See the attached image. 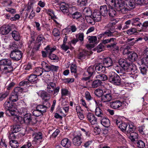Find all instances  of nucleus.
<instances>
[{
  "label": "nucleus",
  "mask_w": 148,
  "mask_h": 148,
  "mask_svg": "<svg viewBox=\"0 0 148 148\" xmlns=\"http://www.w3.org/2000/svg\"><path fill=\"white\" fill-rule=\"evenodd\" d=\"M101 14L98 10H95L92 14V17L96 21H99L101 19Z\"/></svg>",
  "instance_id": "17"
},
{
  "label": "nucleus",
  "mask_w": 148,
  "mask_h": 148,
  "mask_svg": "<svg viewBox=\"0 0 148 148\" xmlns=\"http://www.w3.org/2000/svg\"><path fill=\"white\" fill-rule=\"evenodd\" d=\"M76 66L75 64H72L71 66V73H74L76 74L77 72L76 69Z\"/></svg>",
  "instance_id": "63"
},
{
  "label": "nucleus",
  "mask_w": 148,
  "mask_h": 148,
  "mask_svg": "<svg viewBox=\"0 0 148 148\" xmlns=\"http://www.w3.org/2000/svg\"><path fill=\"white\" fill-rule=\"evenodd\" d=\"M119 66H116L115 68L118 73L124 74L125 72H130L134 74L136 71V67L135 65L131 62H128L123 59H121L119 61Z\"/></svg>",
  "instance_id": "1"
},
{
  "label": "nucleus",
  "mask_w": 148,
  "mask_h": 148,
  "mask_svg": "<svg viewBox=\"0 0 148 148\" xmlns=\"http://www.w3.org/2000/svg\"><path fill=\"white\" fill-rule=\"evenodd\" d=\"M82 14L79 12H76L72 14L71 13L69 14L68 16L70 17H72L74 19H77L81 17Z\"/></svg>",
  "instance_id": "32"
},
{
  "label": "nucleus",
  "mask_w": 148,
  "mask_h": 148,
  "mask_svg": "<svg viewBox=\"0 0 148 148\" xmlns=\"http://www.w3.org/2000/svg\"><path fill=\"white\" fill-rule=\"evenodd\" d=\"M14 133L11 131L9 133L8 138L9 139L13 140L15 139H18L21 136L22 134L19 133L18 134H14Z\"/></svg>",
  "instance_id": "19"
},
{
  "label": "nucleus",
  "mask_w": 148,
  "mask_h": 148,
  "mask_svg": "<svg viewBox=\"0 0 148 148\" xmlns=\"http://www.w3.org/2000/svg\"><path fill=\"white\" fill-rule=\"evenodd\" d=\"M137 143V146L139 148H143L145 146L144 143L142 140H139Z\"/></svg>",
  "instance_id": "64"
},
{
  "label": "nucleus",
  "mask_w": 148,
  "mask_h": 148,
  "mask_svg": "<svg viewBox=\"0 0 148 148\" xmlns=\"http://www.w3.org/2000/svg\"><path fill=\"white\" fill-rule=\"evenodd\" d=\"M47 107L43 105L40 104L38 105L36 108L38 110L40 111L43 114V113L46 112Z\"/></svg>",
  "instance_id": "27"
},
{
  "label": "nucleus",
  "mask_w": 148,
  "mask_h": 148,
  "mask_svg": "<svg viewBox=\"0 0 148 148\" xmlns=\"http://www.w3.org/2000/svg\"><path fill=\"white\" fill-rule=\"evenodd\" d=\"M60 8L64 14H66L68 16L69 14L71 13L69 12V9L66 6L63 5H61L60 6Z\"/></svg>",
  "instance_id": "35"
},
{
  "label": "nucleus",
  "mask_w": 148,
  "mask_h": 148,
  "mask_svg": "<svg viewBox=\"0 0 148 148\" xmlns=\"http://www.w3.org/2000/svg\"><path fill=\"white\" fill-rule=\"evenodd\" d=\"M82 143V138L80 136L77 135L75 136L73 139V143L76 146H80Z\"/></svg>",
  "instance_id": "15"
},
{
  "label": "nucleus",
  "mask_w": 148,
  "mask_h": 148,
  "mask_svg": "<svg viewBox=\"0 0 148 148\" xmlns=\"http://www.w3.org/2000/svg\"><path fill=\"white\" fill-rule=\"evenodd\" d=\"M9 47L10 49H12V50H18L17 49L18 46L14 42H13L12 43H10L9 46Z\"/></svg>",
  "instance_id": "59"
},
{
  "label": "nucleus",
  "mask_w": 148,
  "mask_h": 148,
  "mask_svg": "<svg viewBox=\"0 0 148 148\" xmlns=\"http://www.w3.org/2000/svg\"><path fill=\"white\" fill-rule=\"evenodd\" d=\"M123 102H121L119 100L115 101L110 103V107L114 109H117L120 108V109H122V108Z\"/></svg>",
  "instance_id": "9"
},
{
  "label": "nucleus",
  "mask_w": 148,
  "mask_h": 148,
  "mask_svg": "<svg viewBox=\"0 0 148 148\" xmlns=\"http://www.w3.org/2000/svg\"><path fill=\"white\" fill-rule=\"evenodd\" d=\"M138 58L137 54L133 52L129 54L128 59L131 62L136 60Z\"/></svg>",
  "instance_id": "24"
},
{
  "label": "nucleus",
  "mask_w": 148,
  "mask_h": 148,
  "mask_svg": "<svg viewBox=\"0 0 148 148\" xmlns=\"http://www.w3.org/2000/svg\"><path fill=\"white\" fill-rule=\"evenodd\" d=\"M109 81L116 85H119L121 84V79L119 75L114 72H110L108 75Z\"/></svg>",
  "instance_id": "6"
},
{
  "label": "nucleus",
  "mask_w": 148,
  "mask_h": 148,
  "mask_svg": "<svg viewBox=\"0 0 148 148\" xmlns=\"http://www.w3.org/2000/svg\"><path fill=\"white\" fill-rule=\"evenodd\" d=\"M95 113L96 116L102 118L104 116L102 110L99 108H97L95 110Z\"/></svg>",
  "instance_id": "25"
},
{
  "label": "nucleus",
  "mask_w": 148,
  "mask_h": 148,
  "mask_svg": "<svg viewBox=\"0 0 148 148\" xmlns=\"http://www.w3.org/2000/svg\"><path fill=\"white\" fill-rule=\"evenodd\" d=\"M130 139L132 141H134L136 139H137L138 138V134L136 132H131L129 135H128Z\"/></svg>",
  "instance_id": "38"
},
{
  "label": "nucleus",
  "mask_w": 148,
  "mask_h": 148,
  "mask_svg": "<svg viewBox=\"0 0 148 148\" xmlns=\"http://www.w3.org/2000/svg\"><path fill=\"white\" fill-rule=\"evenodd\" d=\"M19 85L20 86H23L25 88H28L30 86L29 82L28 81L23 80L19 83Z\"/></svg>",
  "instance_id": "44"
},
{
  "label": "nucleus",
  "mask_w": 148,
  "mask_h": 148,
  "mask_svg": "<svg viewBox=\"0 0 148 148\" xmlns=\"http://www.w3.org/2000/svg\"><path fill=\"white\" fill-rule=\"evenodd\" d=\"M10 144L12 148H16L19 146L18 142L15 140H11L10 142Z\"/></svg>",
  "instance_id": "45"
},
{
  "label": "nucleus",
  "mask_w": 148,
  "mask_h": 148,
  "mask_svg": "<svg viewBox=\"0 0 148 148\" xmlns=\"http://www.w3.org/2000/svg\"><path fill=\"white\" fill-rule=\"evenodd\" d=\"M21 127L19 125H14L11 128V131L14 133H16L21 130Z\"/></svg>",
  "instance_id": "42"
},
{
  "label": "nucleus",
  "mask_w": 148,
  "mask_h": 148,
  "mask_svg": "<svg viewBox=\"0 0 148 148\" xmlns=\"http://www.w3.org/2000/svg\"><path fill=\"white\" fill-rule=\"evenodd\" d=\"M101 83V82L99 81L97 79L94 81L92 83V88H95L99 86Z\"/></svg>",
  "instance_id": "46"
},
{
  "label": "nucleus",
  "mask_w": 148,
  "mask_h": 148,
  "mask_svg": "<svg viewBox=\"0 0 148 148\" xmlns=\"http://www.w3.org/2000/svg\"><path fill=\"white\" fill-rule=\"evenodd\" d=\"M92 53L91 51L83 50L78 55L77 57L79 59L82 60L86 58V56H89Z\"/></svg>",
  "instance_id": "12"
},
{
  "label": "nucleus",
  "mask_w": 148,
  "mask_h": 148,
  "mask_svg": "<svg viewBox=\"0 0 148 148\" xmlns=\"http://www.w3.org/2000/svg\"><path fill=\"white\" fill-rule=\"evenodd\" d=\"M10 56L12 60L18 61L22 58V53L21 51L18 50H14L11 51Z\"/></svg>",
  "instance_id": "7"
},
{
  "label": "nucleus",
  "mask_w": 148,
  "mask_h": 148,
  "mask_svg": "<svg viewBox=\"0 0 148 148\" xmlns=\"http://www.w3.org/2000/svg\"><path fill=\"white\" fill-rule=\"evenodd\" d=\"M101 121V124L104 127H108L110 125V123L109 119L107 118H104V117L102 118Z\"/></svg>",
  "instance_id": "23"
},
{
  "label": "nucleus",
  "mask_w": 148,
  "mask_h": 148,
  "mask_svg": "<svg viewBox=\"0 0 148 148\" xmlns=\"http://www.w3.org/2000/svg\"><path fill=\"white\" fill-rule=\"evenodd\" d=\"M113 95H103L101 99V101L104 103L110 101L113 99Z\"/></svg>",
  "instance_id": "22"
},
{
  "label": "nucleus",
  "mask_w": 148,
  "mask_h": 148,
  "mask_svg": "<svg viewBox=\"0 0 148 148\" xmlns=\"http://www.w3.org/2000/svg\"><path fill=\"white\" fill-rule=\"evenodd\" d=\"M86 116L87 120L92 125L97 123V119L93 113L88 112Z\"/></svg>",
  "instance_id": "10"
},
{
  "label": "nucleus",
  "mask_w": 148,
  "mask_h": 148,
  "mask_svg": "<svg viewBox=\"0 0 148 148\" xmlns=\"http://www.w3.org/2000/svg\"><path fill=\"white\" fill-rule=\"evenodd\" d=\"M62 80L65 83H69L73 82L74 81V79L73 78H67L62 79Z\"/></svg>",
  "instance_id": "61"
},
{
  "label": "nucleus",
  "mask_w": 148,
  "mask_h": 148,
  "mask_svg": "<svg viewBox=\"0 0 148 148\" xmlns=\"http://www.w3.org/2000/svg\"><path fill=\"white\" fill-rule=\"evenodd\" d=\"M23 88L20 87H16L12 92L15 94H17L19 96L23 92Z\"/></svg>",
  "instance_id": "39"
},
{
  "label": "nucleus",
  "mask_w": 148,
  "mask_h": 148,
  "mask_svg": "<svg viewBox=\"0 0 148 148\" xmlns=\"http://www.w3.org/2000/svg\"><path fill=\"white\" fill-rule=\"evenodd\" d=\"M116 39L115 38H111L109 39L103 40L102 41V44H105L110 43V44L107 45V47L110 48L114 51H118L119 47L117 45V43L116 42Z\"/></svg>",
  "instance_id": "4"
},
{
  "label": "nucleus",
  "mask_w": 148,
  "mask_h": 148,
  "mask_svg": "<svg viewBox=\"0 0 148 148\" xmlns=\"http://www.w3.org/2000/svg\"><path fill=\"white\" fill-rule=\"evenodd\" d=\"M113 34V32H112L111 29H110L109 30H107L105 32L97 36L98 38L99 39H100L102 38H104L106 37L113 36H114V34Z\"/></svg>",
  "instance_id": "8"
},
{
  "label": "nucleus",
  "mask_w": 148,
  "mask_h": 148,
  "mask_svg": "<svg viewBox=\"0 0 148 148\" xmlns=\"http://www.w3.org/2000/svg\"><path fill=\"white\" fill-rule=\"evenodd\" d=\"M127 126V125L126 123L122 122L121 125L118 126V127L121 129V130L124 132L126 131V129Z\"/></svg>",
  "instance_id": "50"
},
{
  "label": "nucleus",
  "mask_w": 148,
  "mask_h": 148,
  "mask_svg": "<svg viewBox=\"0 0 148 148\" xmlns=\"http://www.w3.org/2000/svg\"><path fill=\"white\" fill-rule=\"evenodd\" d=\"M105 49V47L104 45L101 43L99 44L95 48L96 50L98 53H99L104 51Z\"/></svg>",
  "instance_id": "40"
},
{
  "label": "nucleus",
  "mask_w": 148,
  "mask_h": 148,
  "mask_svg": "<svg viewBox=\"0 0 148 148\" xmlns=\"http://www.w3.org/2000/svg\"><path fill=\"white\" fill-rule=\"evenodd\" d=\"M17 110H16V115L12 116L14 117V119L18 123H19L21 124H22L25 123L24 117L23 118L21 116H17Z\"/></svg>",
  "instance_id": "34"
},
{
  "label": "nucleus",
  "mask_w": 148,
  "mask_h": 148,
  "mask_svg": "<svg viewBox=\"0 0 148 148\" xmlns=\"http://www.w3.org/2000/svg\"><path fill=\"white\" fill-rule=\"evenodd\" d=\"M105 67V66H103L101 64H97L95 66V70L98 73H101L104 72L106 70Z\"/></svg>",
  "instance_id": "16"
},
{
  "label": "nucleus",
  "mask_w": 148,
  "mask_h": 148,
  "mask_svg": "<svg viewBox=\"0 0 148 148\" xmlns=\"http://www.w3.org/2000/svg\"><path fill=\"white\" fill-rule=\"evenodd\" d=\"M108 3H110L112 6H114L115 8L117 4L116 1H119V0H105Z\"/></svg>",
  "instance_id": "60"
},
{
  "label": "nucleus",
  "mask_w": 148,
  "mask_h": 148,
  "mask_svg": "<svg viewBox=\"0 0 148 148\" xmlns=\"http://www.w3.org/2000/svg\"><path fill=\"white\" fill-rule=\"evenodd\" d=\"M125 3L128 7L132 8H134L136 5L133 0H127Z\"/></svg>",
  "instance_id": "31"
},
{
  "label": "nucleus",
  "mask_w": 148,
  "mask_h": 148,
  "mask_svg": "<svg viewBox=\"0 0 148 148\" xmlns=\"http://www.w3.org/2000/svg\"><path fill=\"white\" fill-rule=\"evenodd\" d=\"M96 78L99 81L101 82L107 80L108 77L105 74H100L96 76Z\"/></svg>",
  "instance_id": "30"
},
{
  "label": "nucleus",
  "mask_w": 148,
  "mask_h": 148,
  "mask_svg": "<svg viewBox=\"0 0 148 148\" xmlns=\"http://www.w3.org/2000/svg\"><path fill=\"white\" fill-rule=\"evenodd\" d=\"M137 30L136 28H132L127 30L126 32L128 35H131L134 34V33L136 32Z\"/></svg>",
  "instance_id": "57"
},
{
  "label": "nucleus",
  "mask_w": 148,
  "mask_h": 148,
  "mask_svg": "<svg viewBox=\"0 0 148 148\" xmlns=\"http://www.w3.org/2000/svg\"><path fill=\"white\" fill-rule=\"evenodd\" d=\"M116 3L115 9L117 11L123 14H126L129 11L126 4L123 0H119V1H116Z\"/></svg>",
  "instance_id": "5"
},
{
  "label": "nucleus",
  "mask_w": 148,
  "mask_h": 148,
  "mask_svg": "<svg viewBox=\"0 0 148 148\" xmlns=\"http://www.w3.org/2000/svg\"><path fill=\"white\" fill-rule=\"evenodd\" d=\"M45 49L46 50L47 54L49 55L50 53H52L56 49L48 45Z\"/></svg>",
  "instance_id": "47"
},
{
  "label": "nucleus",
  "mask_w": 148,
  "mask_h": 148,
  "mask_svg": "<svg viewBox=\"0 0 148 148\" xmlns=\"http://www.w3.org/2000/svg\"><path fill=\"white\" fill-rule=\"evenodd\" d=\"M28 81L30 84H35L37 83L38 79L37 75L35 74L31 75L28 77Z\"/></svg>",
  "instance_id": "21"
},
{
  "label": "nucleus",
  "mask_w": 148,
  "mask_h": 148,
  "mask_svg": "<svg viewBox=\"0 0 148 148\" xmlns=\"http://www.w3.org/2000/svg\"><path fill=\"white\" fill-rule=\"evenodd\" d=\"M33 136L34 137V140H40L42 138V135L41 132L35 134Z\"/></svg>",
  "instance_id": "49"
},
{
  "label": "nucleus",
  "mask_w": 148,
  "mask_h": 148,
  "mask_svg": "<svg viewBox=\"0 0 148 148\" xmlns=\"http://www.w3.org/2000/svg\"><path fill=\"white\" fill-rule=\"evenodd\" d=\"M10 101L7 100L5 103L4 106L6 110V114L9 116L16 115L17 109L11 104Z\"/></svg>",
  "instance_id": "3"
},
{
  "label": "nucleus",
  "mask_w": 148,
  "mask_h": 148,
  "mask_svg": "<svg viewBox=\"0 0 148 148\" xmlns=\"http://www.w3.org/2000/svg\"><path fill=\"white\" fill-rule=\"evenodd\" d=\"M43 72V69L40 67H38L36 69L34 73L37 76H39L42 75Z\"/></svg>",
  "instance_id": "48"
},
{
  "label": "nucleus",
  "mask_w": 148,
  "mask_h": 148,
  "mask_svg": "<svg viewBox=\"0 0 148 148\" xmlns=\"http://www.w3.org/2000/svg\"><path fill=\"white\" fill-rule=\"evenodd\" d=\"M48 57L51 60H54L55 62H57L59 60L58 57L53 53L49 54L48 55Z\"/></svg>",
  "instance_id": "41"
},
{
  "label": "nucleus",
  "mask_w": 148,
  "mask_h": 148,
  "mask_svg": "<svg viewBox=\"0 0 148 148\" xmlns=\"http://www.w3.org/2000/svg\"><path fill=\"white\" fill-rule=\"evenodd\" d=\"M12 64L11 61L10 59H5L0 60V70L2 73L7 74L13 71Z\"/></svg>",
  "instance_id": "2"
},
{
  "label": "nucleus",
  "mask_w": 148,
  "mask_h": 148,
  "mask_svg": "<svg viewBox=\"0 0 148 148\" xmlns=\"http://www.w3.org/2000/svg\"><path fill=\"white\" fill-rule=\"evenodd\" d=\"M53 35L55 36H59L60 32L57 28H54L52 32Z\"/></svg>",
  "instance_id": "58"
},
{
  "label": "nucleus",
  "mask_w": 148,
  "mask_h": 148,
  "mask_svg": "<svg viewBox=\"0 0 148 148\" xmlns=\"http://www.w3.org/2000/svg\"><path fill=\"white\" fill-rule=\"evenodd\" d=\"M94 93L95 95L99 97H101L103 95V90L100 89H97L95 90Z\"/></svg>",
  "instance_id": "43"
},
{
  "label": "nucleus",
  "mask_w": 148,
  "mask_h": 148,
  "mask_svg": "<svg viewBox=\"0 0 148 148\" xmlns=\"http://www.w3.org/2000/svg\"><path fill=\"white\" fill-rule=\"evenodd\" d=\"M83 12L85 15V17L88 16H91L92 12L91 10L88 8H85L83 10Z\"/></svg>",
  "instance_id": "37"
},
{
  "label": "nucleus",
  "mask_w": 148,
  "mask_h": 148,
  "mask_svg": "<svg viewBox=\"0 0 148 148\" xmlns=\"http://www.w3.org/2000/svg\"><path fill=\"white\" fill-rule=\"evenodd\" d=\"M87 3V0H78L77 4L80 6H82L86 5Z\"/></svg>",
  "instance_id": "55"
},
{
  "label": "nucleus",
  "mask_w": 148,
  "mask_h": 148,
  "mask_svg": "<svg viewBox=\"0 0 148 148\" xmlns=\"http://www.w3.org/2000/svg\"><path fill=\"white\" fill-rule=\"evenodd\" d=\"M46 12L51 17V18L54 19L56 18V16L54 15V13L52 10L49 9L46 10Z\"/></svg>",
  "instance_id": "53"
},
{
  "label": "nucleus",
  "mask_w": 148,
  "mask_h": 148,
  "mask_svg": "<svg viewBox=\"0 0 148 148\" xmlns=\"http://www.w3.org/2000/svg\"><path fill=\"white\" fill-rule=\"evenodd\" d=\"M11 30L10 27L8 25H4L0 28V34L3 35H6L9 33Z\"/></svg>",
  "instance_id": "13"
},
{
  "label": "nucleus",
  "mask_w": 148,
  "mask_h": 148,
  "mask_svg": "<svg viewBox=\"0 0 148 148\" xmlns=\"http://www.w3.org/2000/svg\"><path fill=\"white\" fill-rule=\"evenodd\" d=\"M117 22L115 21L114 22H112L108 23L107 25H106L105 27V28H108V30H109L110 29H111L112 30V29L111 28V27H112L114 25H115Z\"/></svg>",
  "instance_id": "56"
},
{
  "label": "nucleus",
  "mask_w": 148,
  "mask_h": 148,
  "mask_svg": "<svg viewBox=\"0 0 148 148\" xmlns=\"http://www.w3.org/2000/svg\"><path fill=\"white\" fill-rule=\"evenodd\" d=\"M12 36L14 40L18 41L20 40V37L19 33L17 31L14 30L12 32Z\"/></svg>",
  "instance_id": "36"
},
{
  "label": "nucleus",
  "mask_w": 148,
  "mask_h": 148,
  "mask_svg": "<svg viewBox=\"0 0 148 148\" xmlns=\"http://www.w3.org/2000/svg\"><path fill=\"white\" fill-rule=\"evenodd\" d=\"M9 94V92L6 91L5 93H0V101H3Z\"/></svg>",
  "instance_id": "52"
},
{
  "label": "nucleus",
  "mask_w": 148,
  "mask_h": 148,
  "mask_svg": "<svg viewBox=\"0 0 148 148\" xmlns=\"http://www.w3.org/2000/svg\"><path fill=\"white\" fill-rule=\"evenodd\" d=\"M18 96L17 94H15L13 92L11 93V96L9 97V99L11 102H14L18 100Z\"/></svg>",
  "instance_id": "29"
},
{
  "label": "nucleus",
  "mask_w": 148,
  "mask_h": 148,
  "mask_svg": "<svg viewBox=\"0 0 148 148\" xmlns=\"http://www.w3.org/2000/svg\"><path fill=\"white\" fill-rule=\"evenodd\" d=\"M25 123L29 124L30 123L31 120L32 118L31 114L29 113H27L24 116Z\"/></svg>",
  "instance_id": "33"
},
{
  "label": "nucleus",
  "mask_w": 148,
  "mask_h": 148,
  "mask_svg": "<svg viewBox=\"0 0 148 148\" xmlns=\"http://www.w3.org/2000/svg\"><path fill=\"white\" fill-rule=\"evenodd\" d=\"M108 10L106 5L102 6L100 8V12L102 16H105L108 15Z\"/></svg>",
  "instance_id": "20"
},
{
  "label": "nucleus",
  "mask_w": 148,
  "mask_h": 148,
  "mask_svg": "<svg viewBox=\"0 0 148 148\" xmlns=\"http://www.w3.org/2000/svg\"><path fill=\"white\" fill-rule=\"evenodd\" d=\"M140 61L142 64L146 65L148 64V48H146L144 50V56Z\"/></svg>",
  "instance_id": "14"
},
{
  "label": "nucleus",
  "mask_w": 148,
  "mask_h": 148,
  "mask_svg": "<svg viewBox=\"0 0 148 148\" xmlns=\"http://www.w3.org/2000/svg\"><path fill=\"white\" fill-rule=\"evenodd\" d=\"M95 66H90L87 69V71L89 75L92 76L93 78V75L95 73Z\"/></svg>",
  "instance_id": "26"
},
{
  "label": "nucleus",
  "mask_w": 148,
  "mask_h": 148,
  "mask_svg": "<svg viewBox=\"0 0 148 148\" xmlns=\"http://www.w3.org/2000/svg\"><path fill=\"white\" fill-rule=\"evenodd\" d=\"M90 43H94L97 40V37L96 36H89L87 38Z\"/></svg>",
  "instance_id": "51"
},
{
  "label": "nucleus",
  "mask_w": 148,
  "mask_h": 148,
  "mask_svg": "<svg viewBox=\"0 0 148 148\" xmlns=\"http://www.w3.org/2000/svg\"><path fill=\"white\" fill-rule=\"evenodd\" d=\"M108 15L111 17H114L116 15V12L113 7L110 6L108 9Z\"/></svg>",
  "instance_id": "28"
},
{
  "label": "nucleus",
  "mask_w": 148,
  "mask_h": 148,
  "mask_svg": "<svg viewBox=\"0 0 148 148\" xmlns=\"http://www.w3.org/2000/svg\"><path fill=\"white\" fill-rule=\"evenodd\" d=\"M103 61L104 65L106 67L112 66L113 64V60L111 57H108L104 58Z\"/></svg>",
  "instance_id": "11"
},
{
  "label": "nucleus",
  "mask_w": 148,
  "mask_h": 148,
  "mask_svg": "<svg viewBox=\"0 0 148 148\" xmlns=\"http://www.w3.org/2000/svg\"><path fill=\"white\" fill-rule=\"evenodd\" d=\"M85 19L87 22L90 24H92L94 22V18H92L91 16H88L86 17Z\"/></svg>",
  "instance_id": "62"
},
{
  "label": "nucleus",
  "mask_w": 148,
  "mask_h": 148,
  "mask_svg": "<svg viewBox=\"0 0 148 148\" xmlns=\"http://www.w3.org/2000/svg\"><path fill=\"white\" fill-rule=\"evenodd\" d=\"M33 114L36 116L38 117L42 115L43 114L40 111L38 110L37 109L34 110L33 112Z\"/></svg>",
  "instance_id": "54"
},
{
  "label": "nucleus",
  "mask_w": 148,
  "mask_h": 148,
  "mask_svg": "<svg viewBox=\"0 0 148 148\" xmlns=\"http://www.w3.org/2000/svg\"><path fill=\"white\" fill-rule=\"evenodd\" d=\"M61 144L63 147L68 148L71 147V143L69 139L67 138H65L62 140Z\"/></svg>",
  "instance_id": "18"
}]
</instances>
